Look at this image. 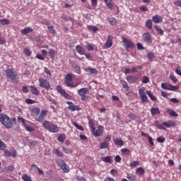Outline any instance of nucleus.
Masks as SVG:
<instances>
[{
    "instance_id": "1",
    "label": "nucleus",
    "mask_w": 181,
    "mask_h": 181,
    "mask_svg": "<svg viewBox=\"0 0 181 181\" xmlns=\"http://www.w3.org/2000/svg\"><path fill=\"white\" fill-rule=\"evenodd\" d=\"M13 121H16V118H10L5 113H0V122L1 125H4L7 129H11L13 127Z\"/></svg>"
},
{
    "instance_id": "2",
    "label": "nucleus",
    "mask_w": 181,
    "mask_h": 181,
    "mask_svg": "<svg viewBox=\"0 0 181 181\" xmlns=\"http://www.w3.org/2000/svg\"><path fill=\"white\" fill-rule=\"evenodd\" d=\"M6 77L10 78L12 83L17 84L18 80H19V76H18V72L13 69H7L5 70Z\"/></svg>"
},
{
    "instance_id": "3",
    "label": "nucleus",
    "mask_w": 181,
    "mask_h": 181,
    "mask_svg": "<svg viewBox=\"0 0 181 181\" xmlns=\"http://www.w3.org/2000/svg\"><path fill=\"white\" fill-rule=\"evenodd\" d=\"M42 125L47 131L52 132V134H57V132H59V126L53 124V122L49 120L44 121Z\"/></svg>"
},
{
    "instance_id": "4",
    "label": "nucleus",
    "mask_w": 181,
    "mask_h": 181,
    "mask_svg": "<svg viewBox=\"0 0 181 181\" xmlns=\"http://www.w3.org/2000/svg\"><path fill=\"white\" fill-rule=\"evenodd\" d=\"M71 81H73V75L68 74L65 79V83L67 87H70V88H76L78 84L74 85V83H71Z\"/></svg>"
},
{
    "instance_id": "5",
    "label": "nucleus",
    "mask_w": 181,
    "mask_h": 181,
    "mask_svg": "<svg viewBox=\"0 0 181 181\" xmlns=\"http://www.w3.org/2000/svg\"><path fill=\"white\" fill-rule=\"evenodd\" d=\"M39 86L41 88H45L47 91L50 90V83L46 79H43L42 78H39Z\"/></svg>"
},
{
    "instance_id": "6",
    "label": "nucleus",
    "mask_w": 181,
    "mask_h": 181,
    "mask_svg": "<svg viewBox=\"0 0 181 181\" xmlns=\"http://www.w3.org/2000/svg\"><path fill=\"white\" fill-rule=\"evenodd\" d=\"M122 43L124 44V46L127 49V50H128V49L135 47V44H134V42L131 41V40H129L126 37L122 38Z\"/></svg>"
},
{
    "instance_id": "7",
    "label": "nucleus",
    "mask_w": 181,
    "mask_h": 181,
    "mask_svg": "<svg viewBox=\"0 0 181 181\" xmlns=\"http://www.w3.org/2000/svg\"><path fill=\"white\" fill-rule=\"evenodd\" d=\"M139 94L140 95V100L141 103H149L148 96H146V93H145V88H140L139 90Z\"/></svg>"
},
{
    "instance_id": "8",
    "label": "nucleus",
    "mask_w": 181,
    "mask_h": 181,
    "mask_svg": "<svg viewBox=\"0 0 181 181\" xmlns=\"http://www.w3.org/2000/svg\"><path fill=\"white\" fill-rule=\"evenodd\" d=\"M126 80H127L129 84H138L141 79L138 76L129 75L126 77Z\"/></svg>"
},
{
    "instance_id": "9",
    "label": "nucleus",
    "mask_w": 181,
    "mask_h": 181,
    "mask_svg": "<svg viewBox=\"0 0 181 181\" xmlns=\"http://www.w3.org/2000/svg\"><path fill=\"white\" fill-rule=\"evenodd\" d=\"M87 93H88V88H81L78 90V94L81 96V100L82 101H86L87 100V97H86Z\"/></svg>"
},
{
    "instance_id": "10",
    "label": "nucleus",
    "mask_w": 181,
    "mask_h": 181,
    "mask_svg": "<svg viewBox=\"0 0 181 181\" xmlns=\"http://www.w3.org/2000/svg\"><path fill=\"white\" fill-rule=\"evenodd\" d=\"M4 156L6 158H16V156H18V153L15 149H11L10 151L4 150Z\"/></svg>"
},
{
    "instance_id": "11",
    "label": "nucleus",
    "mask_w": 181,
    "mask_h": 181,
    "mask_svg": "<svg viewBox=\"0 0 181 181\" xmlns=\"http://www.w3.org/2000/svg\"><path fill=\"white\" fill-rule=\"evenodd\" d=\"M47 112H49L47 110H41L40 115L35 119V121L37 122H43L45 121V118H46V115H47Z\"/></svg>"
},
{
    "instance_id": "12",
    "label": "nucleus",
    "mask_w": 181,
    "mask_h": 181,
    "mask_svg": "<svg viewBox=\"0 0 181 181\" xmlns=\"http://www.w3.org/2000/svg\"><path fill=\"white\" fill-rule=\"evenodd\" d=\"M91 132L93 134L94 136H101L103 134H104V127L98 126L96 130L95 127V129L92 130Z\"/></svg>"
},
{
    "instance_id": "13",
    "label": "nucleus",
    "mask_w": 181,
    "mask_h": 181,
    "mask_svg": "<svg viewBox=\"0 0 181 181\" xmlns=\"http://www.w3.org/2000/svg\"><path fill=\"white\" fill-rule=\"evenodd\" d=\"M161 88H163V90H169V91H176V90H177V87H176L175 86L165 83H161Z\"/></svg>"
},
{
    "instance_id": "14",
    "label": "nucleus",
    "mask_w": 181,
    "mask_h": 181,
    "mask_svg": "<svg viewBox=\"0 0 181 181\" xmlns=\"http://www.w3.org/2000/svg\"><path fill=\"white\" fill-rule=\"evenodd\" d=\"M66 104L69 105L68 108L69 110H70V111L74 112V111H80V110H81V107H80V106L74 105L73 104V102H66Z\"/></svg>"
},
{
    "instance_id": "15",
    "label": "nucleus",
    "mask_w": 181,
    "mask_h": 181,
    "mask_svg": "<svg viewBox=\"0 0 181 181\" xmlns=\"http://www.w3.org/2000/svg\"><path fill=\"white\" fill-rule=\"evenodd\" d=\"M142 39L144 42H146L147 43H152V36L149 33H144L142 35Z\"/></svg>"
},
{
    "instance_id": "16",
    "label": "nucleus",
    "mask_w": 181,
    "mask_h": 181,
    "mask_svg": "<svg viewBox=\"0 0 181 181\" xmlns=\"http://www.w3.org/2000/svg\"><path fill=\"white\" fill-rule=\"evenodd\" d=\"M120 83H121L123 88H124V90L126 91H127L129 94H131V93H132V89H131V88H129V85H128V83H127V81H120Z\"/></svg>"
},
{
    "instance_id": "17",
    "label": "nucleus",
    "mask_w": 181,
    "mask_h": 181,
    "mask_svg": "<svg viewBox=\"0 0 181 181\" xmlns=\"http://www.w3.org/2000/svg\"><path fill=\"white\" fill-rule=\"evenodd\" d=\"M112 39H114V37L112 35H109L107 37V42L105 44V46L107 49H110L112 46Z\"/></svg>"
},
{
    "instance_id": "18",
    "label": "nucleus",
    "mask_w": 181,
    "mask_h": 181,
    "mask_svg": "<svg viewBox=\"0 0 181 181\" xmlns=\"http://www.w3.org/2000/svg\"><path fill=\"white\" fill-rule=\"evenodd\" d=\"M163 125L166 128H172V127H176V123L173 120H168L167 122H163Z\"/></svg>"
},
{
    "instance_id": "19",
    "label": "nucleus",
    "mask_w": 181,
    "mask_h": 181,
    "mask_svg": "<svg viewBox=\"0 0 181 181\" xmlns=\"http://www.w3.org/2000/svg\"><path fill=\"white\" fill-rule=\"evenodd\" d=\"M151 21L153 22V23H160V22L163 21V18H162L160 16L156 15L153 17Z\"/></svg>"
},
{
    "instance_id": "20",
    "label": "nucleus",
    "mask_w": 181,
    "mask_h": 181,
    "mask_svg": "<svg viewBox=\"0 0 181 181\" xmlns=\"http://www.w3.org/2000/svg\"><path fill=\"white\" fill-rule=\"evenodd\" d=\"M33 32V28L30 27H25L24 29L21 30V33L22 35H28V33H30Z\"/></svg>"
},
{
    "instance_id": "21",
    "label": "nucleus",
    "mask_w": 181,
    "mask_h": 181,
    "mask_svg": "<svg viewBox=\"0 0 181 181\" xmlns=\"http://www.w3.org/2000/svg\"><path fill=\"white\" fill-rule=\"evenodd\" d=\"M76 51L78 53V54H81V56H83V54H85L86 53V50L84 49V48H83L80 45H77L76 47Z\"/></svg>"
},
{
    "instance_id": "22",
    "label": "nucleus",
    "mask_w": 181,
    "mask_h": 181,
    "mask_svg": "<svg viewBox=\"0 0 181 181\" xmlns=\"http://www.w3.org/2000/svg\"><path fill=\"white\" fill-rule=\"evenodd\" d=\"M113 142L115 145H117V146H124V141L122 139H113Z\"/></svg>"
},
{
    "instance_id": "23",
    "label": "nucleus",
    "mask_w": 181,
    "mask_h": 181,
    "mask_svg": "<svg viewBox=\"0 0 181 181\" xmlns=\"http://www.w3.org/2000/svg\"><path fill=\"white\" fill-rule=\"evenodd\" d=\"M86 73H90V74H98V71L94 68H86L85 69Z\"/></svg>"
},
{
    "instance_id": "24",
    "label": "nucleus",
    "mask_w": 181,
    "mask_h": 181,
    "mask_svg": "<svg viewBox=\"0 0 181 181\" xmlns=\"http://www.w3.org/2000/svg\"><path fill=\"white\" fill-rule=\"evenodd\" d=\"M31 112L35 117H37L39 114H40V108L38 107H35L31 110Z\"/></svg>"
},
{
    "instance_id": "25",
    "label": "nucleus",
    "mask_w": 181,
    "mask_h": 181,
    "mask_svg": "<svg viewBox=\"0 0 181 181\" xmlns=\"http://www.w3.org/2000/svg\"><path fill=\"white\" fill-rule=\"evenodd\" d=\"M151 115L155 116L157 114H160V110H159V107H151Z\"/></svg>"
},
{
    "instance_id": "26",
    "label": "nucleus",
    "mask_w": 181,
    "mask_h": 181,
    "mask_svg": "<svg viewBox=\"0 0 181 181\" xmlns=\"http://www.w3.org/2000/svg\"><path fill=\"white\" fill-rule=\"evenodd\" d=\"M88 126L91 128V131H94L95 129V123L94 120L88 117Z\"/></svg>"
},
{
    "instance_id": "27",
    "label": "nucleus",
    "mask_w": 181,
    "mask_h": 181,
    "mask_svg": "<svg viewBox=\"0 0 181 181\" xmlns=\"http://www.w3.org/2000/svg\"><path fill=\"white\" fill-rule=\"evenodd\" d=\"M136 173L139 176H144L145 174V170L142 167H139L136 170Z\"/></svg>"
},
{
    "instance_id": "28",
    "label": "nucleus",
    "mask_w": 181,
    "mask_h": 181,
    "mask_svg": "<svg viewBox=\"0 0 181 181\" xmlns=\"http://www.w3.org/2000/svg\"><path fill=\"white\" fill-rule=\"evenodd\" d=\"M105 4L107 5L109 9H114V4H112V0H104Z\"/></svg>"
},
{
    "instance_id": "29",
    "label": "nucleus",
    "mask_w": 181,
    "mask_h": 181,
    "mask_svg": "<svg viewBox=\"0 0 181 181\" xmlns=\"http://www.w3.org/2000/svg\"><path fill=\"white\" fill-rule=\"evenodd\" d=\"M30 88L32 94H34V95H39V90L36 88L35 86H30Z\"/></svg>"
},
{
    "instance_id": "30",
    "label": "nucleus",
    "mask_w": 181,
    "mask_h": 181,
    "mask_svg": "<svg viewBox=\"0 0 181 181\" xmlns=\"http://www.w3.org/2000/svg\"><path fill=\"white\" fill-rule=\"evenodd\" d=\"M56 90H57V93H59L62 95H64V94H65L66 90L64 89H63V88L61 86H57L56 87Z\"/></svg>"
},
{
    "instance_id": "31",
    "label": "nucleus",
    "mask_w": 181,
    "mask_h": 181,
    "mask_svg": "<svg viewBox=\"0 0 181 181\" xmlns=\"http://www.w3.org/2000/svg\"><path fill=\"white\" fill-rule=\"evenodd\" d=\"M155 125L156 127H157L158 129H163V130L166 129V128L165 127V124H163H163H159V121H156Z\"/></svg>"
},
{
    "instance_id": "32",
    "label": "nucleus",
    "mask_w": 181,
    "mask_h": 181,
    "mask_svg": "<svg viewBox=\"0 0 181 181\" xmlns=\"http://www.w3.org/2000/svg\"><path fill=\"white\" fill-rule=\"evenodd\" d=\"M60 168L62 169L63 172H64L65 173H69V172H70V168H69V165L66 164V163L63 164Z\"/></svg>"
},
{
    "instance_id": "33",
    "label": "nucleus",
    "mask_w": 181,
    "mask_h": 181,
    "mask_svg": "<svg viewBox=\"0 0 181 181\" xmlns=\"http://www.w3.org/2000/svg\"><path fill=\"white\" fill-rule=\"evenodd\" d=\"M146 93L147 94V95H148L149 98H151L152 101H156V97L152 94L151 90L146 91Z\"/></svg>"
},
{
    "instance_id": "34",
    "label": "nucleus",
    "mask_w": 181,
    "mask_h": 181,
    "mask_svg": "<svg viewBox=\"0 0 181 181\" xmlns=\"http://www.w3.org/2000/svg\"><path fill=\"white\" fill-rule=\"evenodd\" d=\"M103 162H105L106 163H112V160H111V156H107L102 158Z\"/></svg>"
},
{
    "instance_id": "35",
    "label": "nucleus",
    "mask_w": 181,
    "mask_h": 181,
    "mask_svg": "<svg viewBox=\"0 0 181 181\" xmlns=\"http://www.w3.org/2000/svg\"><path fill=\"white\" fill-rule=\"evenodd\" d=\"M154 29L158 35L163 36V30L160 28L158 25H154Z\"/></svg>"
},
{
    "instance_id": "36",
    "label": "nucleus",
    "mask_w": 181,
    "mask_h": 181,
    "mask_svg": "<svg viewBox=\"0 0 181 181\" xmlns=\"http://www.w3.org/2000/svg\"><path fill=\"white\" fill-rule=\"evenodd\" d=\"M54 153H55L56 156H57L58 158H62V156H63V152L60 151V150L57 149V148H54Z\"/></svg>"
},
{
    "instance_id": "37",
    "label": "nucleus",
    "mask_w": 181,
    "mask_h": 181,
    "mask_svg": "<svg viewBox=\"0 0 181 181\" xmlns=\"http://www.w3.org/2000/svg\"><path fill=\"white\" fill-rule=\"evenodd\" d=\"M48 53L52 59H54V57L57 54L56 50L52 49L49 50Z\"/></svg>"
},
{
    "instance_id": "38",
    "label": "nucleus",
    "mask_w": 181,
    "mask_h": 181,
    "mask_svg": "<svg viewBox=\"0 0 181 181\" xmlns=\"http://www.w3.org/2000/svg\"><path fill=\"white\" fill-rule=\"evenodd\" d=\"M152 20H148L146 22V28L148 29L149 30H152Z\"/></svg>"
},
{
    "instance_id": "39",
    "label": "nucleus",
    "mask_w": 181,
    "mask_h": 181,
    "mask_svg": "<svg viewBox=\"0 0 181 181\" xmlns=\"http://www.w3.org/2000/svg\"><path fill=\"white\" fill-rule=\"evenodd\" d=\"M110 144L103 141L100 144V149H107V148H108Z\"/></svg>"
},
{
    "instance_id": "40",
    "label": "nucleus",
    "mask_w": 181,
    "mask_h": 181,
    "mask_svg": "<svg viewBox=\"0 0 181 181\" xmlns=\"http://www.w3.org/2000/svg\"><path fill=\"white\" fill-rule=\"evenodd\" d=\"M88 30H90V32L93 31L94 33L98 30V28L96 26L93 25H88L87 26Z\"/></svg>"
},
{
    "instance_id": "41",
    "label": "nucleus",
    "mask_w": 181,
    "mask_h": 181,
    "mask_svg": "<svg viewBox=\"0 0 181 181\" xmlns=\"http://www.w3.org/2000/svg\"><path fill=\"white\" fill-rule=\"evenodd\" d=\"M167 112L170 117H177V113L170 109H167Z\"/></svg>"
},
{
    "instance_id": "42",
    "label": "nucleus",
    "mask_w": 181,
    "mask_h": 181,
    "mask_svg": "<svg viewBox=\"0 0 181 181\" xmlns=\"http://www.w3.org/2000/svg\"><path fill=\"white\" fill-rule=\"evenodd\" d=\"M108 22H109V23H110V25H112V26L117 25V19H115V18H114V17L110 18L108 19Z\"/></svg>"
},
{
    "instance_id": "43",
    "label": "nucleus",
    "mask_w": 181,
    "mask_h": 181,
    "mask_svg": "<svg viewBox=\"0 0 181 181\" xmlns=\"http://www.w3.org/2000/svg\"><path fill=\"white\" fill-rule=\"evenodd\" d=\"M47 29L50 32V33H52V35H56V33H57L56 32V30H54V27L53 25L48 26Z\"/></svg>"
},
{
    "instance_id": "44",
    "label": "nucleus",
    "mask_w": 181,
    "mask_h": 181,
    "mask_svg": "<svg viewBox=\"0 0 181 181\" xmlns=\"http://www.w3.org/2000/svg\"><path fill=\"white\" fill-rule=\"evenodd\" d=\"M72 124L77 128V129H79V131H84V127H83V126L78 124L77 122H72Z\"/></svg>"
},
{
    "instance_id": "45",
    "label": "nucleus",
    "mask_w": 181,
    "mask_h": 181,
    "mask_svg": "<svg viewBox=\"0 0 181 181\" xmlns=\"http://www.w3.org/2000/svg\"><path fill=\"white\" fill-rule=\"evenodd\" d=\"M57 140H58L59 142H64V141L66 140V135H64V134H60V135L58 136Z\"/></svg>"
},
{
    "instance_id": "46",
    "label": "nucleus",
    "mask_w": 181,
    "mask_h": 181,
    "mask_svg": "<svg viewBox=\"0 0 181 181\" xmlns=\"http://www.w3.org/2000/svg\"><path fill=\"white\" fill-rule=\"evenodd\" d=\"M86 49L88 50V52H93L94 50V45L90 43H88L86 45Z\"/></svg>"
},
{
    "instance_id": "47",
    "label": "nucleus",
    "mask_w": 181,
    "mask_h": 181,
    "mask_svg": "<svg viewBox=\"0 0 181 181\" xmlns=\"http://www.w3.org/2000/svg\"><path fill=\"white\" fill-rule=\"evenodd\" d=\"M139 70H142V66H136V67H133L132 68V73H138V71H139Z\"/></svg>"
},
{
    "instance_id": "48",
    "label": "nucleus",
    "mask_w": 181,
    "mask_h": 181,
    "mask_svg": "<svg viewBox=\"0 0 181 181\" xmlns=\"http://www.w3.org/2000/svg\"><path fill=\"white\" fill-rule=\"evenodd\" d=\"M6 148V144L4 143L2 140L0 139V151H5Z\"/></svg>"
},
{
    "instance_id": "49",
    "label": "nucleus",
    "mask_w": 181,
    "mask_h": 181,
    "mask_svg": "<svg viewBox=\"0 0 181 181\" xmlns=\"http://www.w3.org/2000/svg\"><path fill=\"white\" fill-rule=\"evenodd\" d=\"M24 128L28 132H33V131H35V128H33V127H30V126H28L26 124L24 126Z\"/></svg>"
},
{
    "instance_id": "50",
    "label": "nucleus",
    "mask_w": 181,
    "mask_h": 181,
    "mask_svg": "<svg viewBox=\"0 0 181 181\" xmlns=\"http://www.w3.org/2000/svg\"><path fill=\"white\" fill-rule=\"evenodd\" d=\"M0 23L3 25H9V20H8L6 18L0 19Z\"/></svg>"
},
{
    "instance_id": "51",
    "label": "nucleus",
    "mask_w": 181,
    "mask_h": 181,
    "mask_svg": "<svg viewBox=\"0 0 181 181\" xmlns=\"http://www.w3.org/2000/svg\"><path fill=\"white\" fill-rule=\"evenodd\" d=\"M165 141H166V139L162 136L157 138V142L159 144H164Z\"/></svg>"
},
{
    "instance_id": "52",
    "label": "nucleus",
    "mask_w": 181,
    "mask_h": 181,
    "mask_svg": "<svg viewBox=\"0 0 181 181\" xmlns=\"http://www.w3.org/2000/svg\"><path fill=\"white\" fill-rule=\"evenodd\" d=\"M121 152L122 155H128L129 153H131V151H129V149L128 148H122Z\"/></svg>"
},
{
    "instance_id": "53",
    "label": "nucleus",
    "mask_w": 181,
    "mask_h": 181,
    "mask_svg": "<svg viewBox=\"0 0 181 181\" xmlns=\"http://www.w3.org/2000/svg\"><path fill=\"white\" fill-rule=\"evenodd\" d=\"M139 165V162L134 160L129 164L130 168H135Z\"/></svg>"
},
{
    "instance_id": "54",
    "label": "nucleus",
    "mask_w": 181,
    "mask_h": 181,
    "mask_svg": "<svg viewBox=\"0 0 181 181\" xmlns=\"http://www.w3.org/2000/svg\"><path fill=\"white\" fill-rule=\"evenodd\" d=\"M142 83L144 84H148L149 83V78L148 76H143Z\"/></svg>"
},
{
    "instance_id": "55",
    "label": "nucleus",
    "mask_w": 181,
    "mask_h": 181,
    "mask_svg": "<svg viewBox=\"0 0 181 181\" xmlns=\"http://www.w3.org/2000/svg\"><path fill=\"white\" fill-rule=\"evenodd\" d=\"M57 163L58 165V166H59V168H61L63 165H64L66 163H64V160H62V159H58L57 160Z\"/></svg>"
},
{
    "instance_id": "56",
    "label": "nucleus",
    "mask_w": 181,
    "mask_h": 181,
    "mask_svg": "<svg viewBox=\"0 0 181 181\" xmlns=\"http://www.w3.org/2000/svg\"><path fill=\"white\" fill-rule=\"evenodd\" d=\"M62 149L63 152H64V153H71V150L67 148L66 147L62 146Z\"/></svg>"
},
{
    "instance_id": "57",
    "label": "nucleus",
    "mask_w": 181,
    "mask_h": 181,
    "mask_svg": "<svg viewBox=\"0 0 181 181\" xmlns=\"http://www.w3.org/2000/svg\"><path fill=\"white\" fill-rule=\"evenodd\" d=\"M24 54L25 56H30L32 54V52H30V49L28 48H25L24 49Z\"/></svg>"
},
{
    "instance_id": "58",
    "label": "nucleus",
    "mask_w": 181,
    "mask_h": 181,
    "mask_svg": "<svg viewBox=\"0 0 181 181\" xmlns=\"http://www.w3.org/2000/svg\"><path fill=\"white\" fill-rule=\"evenodd\" d=\"M121 160H122V158L119 155H117L115 157V162H116L117 163H119Z\"/></svg>"
},
{
    "instance_id": "59",
    "label": "nucleus",
    "mask_w": 181,
    "mask_h": 181,
    "mask_svg": "<svg viewBox=\"0 0 181 181\" xmlns=\"http://www.w3.org/2000/svg\"><path fill=\"white\" fill-rule=\"evenodd\" d=\"M74 73H76V74H81V68L80 66H76L74 68Z\"/></svg>"
},
{
    "instance_id": "60",
    "label": "nucleus",
    "mask_w": 181,
    "mask_h": 181,
    "mask_svg": "<svg viewBox=\"0 0 181 181\" xmlns=\"http://www.w3.org/2000/svg\"><path fill=\"white\" fill-rule=\"evenodd\" d=\"M127 179H129V180H135V179H136V177L133 174H129L127 175Z\"/></svg>"
},
{
    "instance_id": "61",
    "label": "nucleus",
    "mask_w": 181,
    "mask_h": 181,
    "mask_svg": "<svg viewBox=\"0 0 181 181\" xmlns=\"http://www.w3.org/2000/svg\"><path fill=\"white\" fill-rule=\"evenodd\" d=\"M169 78H170V80L173 81V83H177V78H176V76H175L173 75H170Z\"/></svg>"
},
{
    "instance_id": "62",
    "label": "nucleus",
    "mask_w": 181,
    "mask_h": 181,
    "mask_svg": "<svg viewBox=\"0 0 181 181\" xmlns=\"http://www.w3.org/2000/svg\"><path fill=\"white\" fill-rule=\"evenodd\" d=\"M18 121H19V122H21V124L23 127L26 125L25 119H23L22 117H18Z\"/></svg>"
},
{
    "instance_id": "63",
    "label": "nucleus",
    "mask_w": 181,
    "mask_h": 181,
    "mask_svg": "<svg viewBox=\"0 0 181 181\" xmlns=\"http://www.w3.org/2000/svg\"><path fill=\"white\" fill-rule=\"evenodd\" d=\"M62 95L66 98V100H71V95L66 92Z\"/></svg>"
},
{
    "instance_id": "64",
    "label": "nucleus",
    "mask_w": 181,
    "mask_h": 181,
    "mask_svg": "<svg viewBox=\"0 0 181 181\" xmlns=\"http://www.w3.org/2000/svg\"><path fill=\"white\" fill-rule=\"evenodd\" d=\"M137 49L138 50H144L145 47H144V45H142V44H141L140 42L137 43Z\"/></svg>"
}]
</instances>
